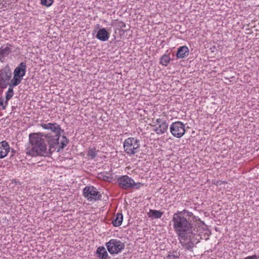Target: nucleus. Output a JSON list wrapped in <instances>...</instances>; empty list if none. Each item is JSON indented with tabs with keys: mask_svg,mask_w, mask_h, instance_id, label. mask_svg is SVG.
Here are the masks:
<instances>
[{
	"mask_svg": "<svg viewBox=\"0 0 259 259\" xmlns=\"http://www.w3.org/2000/svg\"><path fill=\"white\" fill-rule=\"evenodd\" d=\"M200 219L188 210L184 209L177 211L172 218L174 229L176 233L180 243L185 249L191 252L199 242L197 238L198 230L195 221Z\"/></svg>",
	"mask_w": 259,
	"mask_h": 259,
	"instance_id": "1",
	"label": "nucleus"
},
{
	"mask_svg": "<svg viewBox=\"0 0 259 259\" xmlns=\"http://www.w3.org/2000/svg\"><path fill=\"white\" fill-rule=\"evenodd\" d=\"M44 130L50 131L52 133H45V138L51 148L50 150L57 149V152L63 149L69 143V140L67 137L63 135L62 139L59 142V140L62 134H64V130L61 129L59 124L56 122L41 123L39 124Z\"/></svg>",
	"mask_w": 259,
	"mask_h": 259,
	"instance_id": "2",
	"label": "nucleus"
},
{
	"mask_svg": "<svg viewBox=\"0 0 259 259\" xmlns=\"http://www.w3.org/2000/svg\"><path fill=\"white\" fill-rule=\"evenodd\" d=\"M29 143L31 144L30 149H27L26 151L27 155L36 157V156H48L52 154L55 150H53L51 148L47 150V144H46V139L45 138V133H31L29 135Z\"/></svg>",
	"mask_w": 259,
	"mask_h": 259,
	"instance_id": "3",
	"label": "nucleus"
},
{
	"mask_svg": "<svg viewBox=\"0 0 259 259\" xmlns=\"http://www.w3.org/2000/svg\"><path fill=\"white\" fill-rule=\"evenodd\" d=\"M140 141L139 140L130 137L125 139L123 142V149L128 155H134L139 151Z\"/></svg>",
	"mask_w": 259,
	"mask_h": 259,
	"instance_id": "4",
	"label": "nucleus"
},
{
	"mask_svg": "<svg viewBox=\"0 0 259 259\" xmlns=\"http://www.w3.org/2000/svg\"><path fill=\"white\" fill-rule=\"evenodd\" d=\"M108 252L111 254H117L121 252L125 247V244L120 240L112 239L105 243Z\"/></svg>",
	"mask_w": 259,
	"mask_h": 259,
	"instance_id": "5",
	"label": "nucleus"
},
{
	"mask_svg": "<svg viewBox=\"0 0 259 259\" xmlns=\"http://www.w3.org/2000/svg\"><path fill=\"white\" fill-rule=\"evenodd\" d=\"M12 76L10 67L7 65L4 68L0 70V88L6 89L9 83Z\"/></svg>",
	"mask_w": 259,
	"mask_h": 259,
	"instance_id": "6",
	"label": "nucleus"
},
{
	"mask_svg": "<svg viewBox=\"0 0 259 259\" xmlns=\"http://www.w3.org/2000/svg\"><path fill=\"white\" fill-rule=\"evenodd\" d=\"M83 196L89 201L101 199L102 195L94 186H86L83 189Z\"/></svg>",
	"mask_w": 259,
	"mask_h": 259,
	"instance_id": "7",
	"label": "nucleus"
},
{
	"mask_svg": "<svg viewBox=\"0 0 259 259\" xmlns=\"http://www.w3.org/2000/svg\"><path fill=\"white\" fill-rule=\"evenodd\" d=\"M169 130L171 134L177 138L183 137L186 132L185 124L179 121L172 122L169 126Z\"/></svg>",
	"mask_w": 259,
	"mask_h": 259,
	"instance_id": "8",
	"label": "nucleus"
},
{
	"mask_svg": "<svg viewBox=\"0 0 259 259\" xmlns=\"http://www.w3.org/2000/svg\"><path fill=\"white\" fill-rule=\"evenodd\" d=\"M154 123L158 124V126L153 125L155 127L153 131L157 135H163L167 133L169 124L167 120L163 118H157L155 122H153Z\"/></svg>",
	"mask_w": 259,
	"mask_h": 259,
	"instance_id": "9",
	"label": "nucleus"
},
{
	"mask_svg": "<svg viewBox=\"0 0 259 259\" xmlns=\"http://www.w3.org/2000/svg\"><path fill=\"white\" fill-rule=\"evenodd\" d=\"M119 186L122 189L127 190L132 188L133 179L127 175L121 176L117 179Z\"/></svg>",
	"mask_w": 259,
	"mask_h": 259,
	"instance_id": "10",
	"label": "nucleus"
},
{
	"mask_svg": "<svg viewBox=\"0 0 259 259\" xmlns=\"http://www.w3.org/2000/svg\"><path fill=\"white\" fill-rule=\"evenodd\" d=\"M26 64L25 62H21L18 66L15 69L14 75L18 77L23 78L25 75L26 71Z\"/></svg>",
	"mask_w": 259,
	"mask_h": 259,
	"instance_id": "11",
	"label": "nucleus"
},
{
	"mask_svg": "<svg viewBox=\"0 0 259 259\" xmlns=\"http://www.w3.org/2000/svg\"><path fill=\"white\" fill-rule=\"evenodd\" d=\"M96 37L100 41H106L110 37V33L107 31L105 28H102L99 29L97 31Z\"/></svg>",
	"mask_w": 259,
	"mask_h": 259,
	"instance_id": "12",
	"label": "nucleus"
},
{
	"mask_svg": "<svg viewBox=\"0 0 259 259\" xmlns=\"http://www.w3.org/2000/svg\"><path fill=\"white\" fill-rule=\"evenodd\" d=\"M10 147L9 143L3 141L0 142V159L5 158L10 151Z\"/></svg>",
	"mask_w": 259,
	"mask_h": 259,
	"instance_id": "13",
	"label": "nucleus"
},
{
	"mask_svg": "<svg viewBox=\"0 0 259 259\" xmlns=\"http://www.w3.org/2000/svg\"><path fill=\"white\" fill-rule=\"evenodd\" d=\"M189 55V49L186 46L180 47L178 48L176 57L178 59H184Z\"/></svg>",
	"mask_w": 259,
	"mask_h": 259,
	"instance_id": "14",
	"label": "nucleus"
},
{
	"mask_svg": "<svg viewBox=\"0 0 259 259\" xmlns=\"http://www.w3.org/2000/svg\"><path fill=\"white\" fill-rule=\"evenodd\" d=\"M11 45L7 44L6 46H2L0 48V61L3 62L5 57L8 56L12 52L11 49L9 47Z\"/></svg>",
	"mask_w": 259,
	"mask_h": 259,
	"instance_id": "15",
	"label": "nucleus"
},
{
	"mask_svg": "<svg viewBox=\"0 0 259 259\" xmlns=\"http://www.w3.org/2000/svg\"><path fill=\"white\" fill-rule=\"evenodd\" d=\"M96 254L99 259H106L108 257V254L104 246H100L97 248Z\"/></svg>",
	"mask_w": 259,
	"mask_h": 259,
	"instance_id": "16",
	"label": "nucleus"
},
{
	"mask_svg": "<svg viewBox=\"0 0 259 259\" xmlns=\"http://www.w3.org/2000/svg\"><path fill=\"white\" fill-rule=\"evenodd\" d=\"M163 214V212L156 209H150L147 215L152 219H159Z\"/></svg>",
	"mask_w": 259,
	"mask_h": 259,
	"instance_id": "17",
	"label": "nucleus"
},
{
	"mask_svg": "<svg viewBox=\"0 0 259 259\" xmlns=\"http://www.w3.org/2000/svg\"><path fill=\"white\" fill-rule=\"evenodd\" d=\"M123 221V215L121 213H117L115 218L112 221V224L114 227L120 226Z\"/></svg>",
	"mask_w": 259,
	"mask_h": 259,
	"instance_id": "18",
	"label": "nucleus"
},
{
	"mask_svg": "<svg viewBox=\"0 0 259 259\" xmlns=\"http://www.w3.org/2000/svg\"><path fill=\"white\" fill-rule=\"evenodd\" d=\"M99 177L100 179H102L104 181L110 182L113 180V177H112V175L110 174V171L109 172H102L99 174Z\"/></svg>",
	"mask_w": 259,
	"mask_h": 259,
	"instance_id": "19",
	"label": "nucleus"
},
{
	"mask_svg": "<svg viewBox=\"0 0 259 259\" xmlns=\"http://www.w3.org/2000/svg\"><path fill=\"white\" fill-rule=\"evenodd\" d=\"M170 57L168 55L164 54L162 56L160 60V64L163 66H167L170 61Z\"/></svg>",
	"mask_w": 259,
	"mask_h": 259,
	"instance_id": "20",
	"label": "nucleus"
},
{
	"mask_svg": "<svg viewBox=\"0 0 259 259\" xmlns=\"http://www.w3.org/2000/svg\"><path fill=\"white\" fill-rule=\"evenodd\" d=\"M22 78H23L17 77L14 75L13 79L11 80V82L9 83L8 85L12 88L17 86L21 82Z\"/></svg>",
	"mask_w": 259,
	"mask_h": 259,
	"instance_id": "21",
	"label": "nucleus"
},
{
	"mask_svg": "<svg viewBox=\"0 0 259 259\" xmlns=\"http://www.w3.org/2000/svg\"><path fill=\"white\" fill-rule=\"evenodd\" d=\"M180 253H177L176 251L169 252L166 257L167 259H179Z\"/></svg>",
	"mask_w": 259,
	"mask_h": 259,
	"instance_id": "22",
	"label": "nucleus"
},
{
	"mask_svg": "<svg viewBox=\"0 0 259 259\" xmlns=\"http://www.w3.org/2000/svg\"><path fill=\"white\" fill-rule=\"evenodd\" d=\"M14 94L13 88L9 87L8 90L6 93V100L8 101L12 98Z\"/></svg>",
	"mask_w": 259,
	"mask_h": 259,
	"instance_id": "23",
	"label": "nucleus"
},
{
	"mask_svg": "<svg viewBox=\"0 0 259 259\" xmlns=\"http://www.w3.org/2000/svg\"><path fill=\"white\" fill-rule=\"evenodd\" d=\"M97 155V151L95 148L89 149L88 151L87 155L91 157L92 159H94Z\"/></svg>",
	"mask_w": 259,
	"mask_h": 259,
	"instance_id": "24",
	"label": "nucleus"
},
{
	"mask_svg": "<svg viewBox=\"0 0 259 259\" xmlns=\"http://www.w3.org/2000/svg\"><path fill=\"white\" fill-rule=\"evenodd\" d=\"M41 4L47 7H50L53 3L54 0H40Z\"/></svg>",
	"mask_w": 259,
	"mask_h": 259,
	"instance_id": "25",
	"label": "nucleus"
},
{
	"mask_svg": "<svg viewBox=\"0 0 259 259\" xmlns=\"http://www.w3.org/2000/svg\"><path fill=\"white\" fill-rule=\"evenodd\" d=\"M8 101L6 100L5 101L4 98L2 97L0 98V106H2V109L4 110L6 109L7 106L8 105Z\"/></svg>",
	"mask_w": 259,
	"mask_h": 259,
	"instance_id": "26",
	"label": "nucleus"
},
{
	"mask_svg": "<svg viewBox=\"0 0 259 259\" xmlns=\"http://www.w3.org/2000/svg\"><path fill=\"white\" fill-rule=\"evenodd\" d=\"M132 183V188H134L136 189H139L140 187L144 185V184L141 183H135L133 180V183Z\"/></svg>",
	"mask_w": 259,
	"mask_h": 259,
	"instance_id": "27",
	"label": "nucleus"
},
{
	"mask_svg": "<svg viewBox=\"0 0 259 259\" xmlns=\"http://www.w3.org/2000/svg\"><path fill=\"white\" fill-rule=\"evenodd\" d=\"M258 257L256 255L254 254L251 256H247L244 259H258Z\"/></svg>",
	"mask_w": 259,
	"mask_h": 259,
	"instance_id": "28",
	"label": "nucleus"
},
{
	"mask_svg": "<svg viewBox=\"0 0 259 259\" xmlns=\"http://www.w3.org/2000/svg\"><path fill=\"white\" fill-rule=\"evenodd\" d=\"M118 26L119 27H120L121 28H125L126 27V24L125 23L122 22V21H120L119 22V24H118Z\"/></svg>",
	"mask_w": 259,
	"mask_h": 259,
	"instance_id": "29",
	"label": "nucleus"
},
{
	"mask_svg": "<svg viewBox=\"0 0 259 259\" xmlns=\"http://www.w3.org/2000/svg\"><path fill=\"white\" fill-rule=\"evenodd\" d=\"M12 183H14L15 185H17V183L20 184V183L19 182L17 181L16 180H13V182Z\"/></svg>",
	"mask_w": 259,
	"mask_h": 259,
	"instance_id": "30",
	"label": "nucleus"
},
{
	"mask_svg": "<svg viewBox=\"0 0 259 259\" xmlns=\"http://www.w3.org/2000/svg\"><path fill=\"white\" fill-rule=\"evenodd\" d=\"M12 153H15V151L13 150V149H12Z\"/></svg>",
	"mask_w": 259,
	"mask_h": 259,
	"instance_id": "31",
	"label": "nucleus"
}]
</instances>
